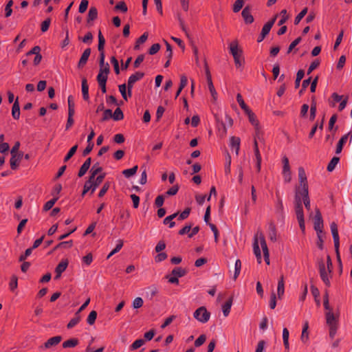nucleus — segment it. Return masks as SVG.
<instances>
[{
  "label": "nucleus",
  "instance_id": "nucleus-1",
  "mask_svg": "<svg viewBox=\"0 0 352 352\" xmlns=\"http://www.w3.org/2000/svg\"><path fill=\"white\" fill-rule=\"evenodd\" d=\"M261 248L263 250L264 259L267 265H270V252L265 239V237L262 233L256 234L254 238L253 243V251L256 258L257 262L260 264L262 262V256Z\"/></svg>",
  "mask_w": 352,
  "mask_h": 352
},
{
  "label": "nucleus",
  "instance_id": "nucleus-2",
  "mask_svg": "<svg viewBox=\"0 0 352 352\" xmlns=\"http://www.w3.org/2000/svg\"><path fill=\"white\" fill-rule=\"evenodd\" d=\"M325 320L329 329V337L333 339L339 327L340 312L338 310L325 312Z\"/></svg>",
  "mask_w": 352,
  "mask_h": 352
},
{
  "label": "nucleus",
  "instance_id": "nucleus-3",
  "mask_svg": "<svg viewBox=\"0 0 352 352\" xmlns=\"http://www.w3.org/2000/svg\"><path fill=\"white\" fill-rule=\"evenodd\" d=\"M320 276L326 286L330 287L333 268L327 267L322 259L318 262Z\"/></svg>",
  "mask_w": 352,
  "mask_h": 352
},
{
  "label": "nucleus",
  "instance_id": "nucleus-4",
  "mask_svg": "<svg viewBox=\"0 0 352 352\" xmlns=\"http://www.w3.org/2000/svg\"><path fill=\"white\" fill-rule=\"evenodd\" d=\"M104 177V173H101L96 177H90L89 180L86 182L84 185L82 195H85L89 190H91V193H93L98 187V186L102 182Z\"/></svg>",
  "mask_w": 352,
  "mask_h": 352
},
{
  "label": "nucleus",
  "instance_id": "nucleus-5",
  "mask_svg": "<svg viewBox=\"0 0 352 352\" xmlns=\"http://www.w3.org/2000/svg\"><path fill=\"white\" fill-rule=\"evenodd\" d=\"M229 48L230 52L234 58L236 67H241L243 64V58L242 57L243 52L239 47L238 42L236 41L231 42Z\"/></svg>",
  "mask_w": 352,
  "mask_h": 352
},
{
  "label": "nucleus",
  "instance_id": "nucleus-6",
  "mask_svg": "<svg viewBox=\"0 0 352 352\" xmlns=\"http://www.w3.org/2000/svg\"><path fill=\"white\" fill-rule=\"evenodd\" d=\"M298 178H299V186L296 190V192H302L305 195H306L307 191H308V184L307 180V176L305 174V171L303 168L300 167L298 168Z\"/></svg>",
  "mask_w": 352,
  "mask_h": 352
},
{
  "label": "nucleus",
  "instance_id": "nucleus-7",
  "mask_svg": "<svg viewBox=\"0 0 352 352\" xmlns=\"http://www.w3.org/2000/svg\"><path fill=\"white\" fill-rule=\"evenodd\" d=\"M295 212L300 228L304 233L305 231V223L304 219L302 205L301 204V200L298 199V201H296Z\"/></svg>",
  "mask_w": 352,
  "mask_h": 352
},
{
  "label": "nucleus",
  "instance_id": "nucleus-8",
  "mask_svg": "<svg viewBox=\"0 0 352 352\" xmlns=\"http://www.w3.org/2000/svg\"><path fill=\"white\" fill-rule=\"evenodd\" d=\"M194 318L201 323H206L210 318V313L205 307H200L193 314Z\"/></svg>",
  "mask_w": 352,
  "mask_h": 352
},
{
  "label": "nucleus",
  "instance_id": "nucleus-9",
  "mask_svg": "<svg viewBox=\"0 0 352 352\" xmlns=\"http://www.w3.org/2000/svg\"><path fill=\"white\" fill-rule=\"evenodd\" d=\"M204 65H205V73H206V80H207V82H208V89H209V91L211 94V96H212L214 102H215L217 99V93L215 88L213 85L211 74H210L209 68L208 67L207 63L206 61L204 63Z\"/></svg>",
  "mask_w": 352,
  "mask_h": 352
},
{
  "label": "nucleus",
  "instance_id": "nucleus-10",
  "mask_svg": "<svg viewBox=\"0 0 352 352\" xmlns=\"http://www.w3.org/2000/svg\"><path fill=\"white\" fill-rule=\"evenodd\" d=\"M282 161L283 164L282 174L284 178V181L286 183H289L292 180V174L289 160L286 156H284L282 159Z\"/></svg>",
  "mask_w": 352,
  "mask_h": 352
},
{
  "label": "nucleus",
  "instance_id": "nucleus-11",
  "mask_svg": "<svg viewBox=\"0 0 352 352\" xmlns=\"http://www.w3.org/2000/svg\"><path fill=\"white\" fill-rule=\"evenodd\" d=\"M41 47L39 46L34 47L31 50L26 53L27 57H32L33 55H35L33 63L34 65H38L42 60V55L41 54Z\"/></svg>",
  "mask_w": 352,
  "mask_h": 352
},
{
  "label": "nucleus",
  "instance_id": "nucleus-12",
  "mask_svg": "<svg viewBox=\"0 0 352 352\" xmlns=\"http://www.w3.org/2000/svg\"><path fill=\"white\" fill-rule=\"evenodd\" d=\"M43 296H44V288H42L39 290V292L35 298V305L37 304V306L35 309L34 313H35V315H36V316L41 315L43 313L41 298Z\"/></svg>",
  "mask_w": 352,
  "mask_h": 352
},
{
  "label": "nucleus",
  "instance_id": "nucleus-13",
  "mask_svg": "<svg viewBox=\"0 0 352 352\" xmlns=\"http://www.w3.org/2000/svg\"><path fill=\"white\" fill-rule=\"evenodd\" d=\"M323 229V220L322 218L321 213L318 209L316 210V214L314 217V230L316 232H322Z\"/></svg>",
  "mask_w": 352,
  "mask_h": 352
},
{
  "label": "nucleus",
  "instance_id": "nucleus-14",
  "mask_svg": "<svg viewBox=\"0 0 352 352\" xmlns=\"http://www.w3.org/2000/svg\"><path fill=\"white\" fill-rule=\"evenodd\" d=\"M298 199L301 200V204L303 202L304 205L307 210H310L311 209V204H310V200L309 198L308 191H307L306 195L300 192H296L295 195V201H298Z\"/></svg>",
  "mask_w": 352,
  "mask_h": 352
},
{
  "label": "nucleus",
  "instance_id": "nucleus-15",
  "mask_svg": "<svg viewBox=\"0 0 352 352\" xmlns=\"http://www.w3.org/2000/svg\"><path fill=\"white\" fill-rule=\"evenodd\" d=\"M144 73L137 72L135 74L131 75L128 79L127 82V89H131L133 87L134 84L141 80L144 77Z\"/></svg>",
  "mask_w": 352,
  "mask_h": 352
},
{
  "label": "nucleus",
  "instance_id": "nucleus-16",
  "mask_svg": "<svg viewBox=\"0 0 352 352\" xmlns=\"http://www.w3.org/2000/svg\"><path fill=\"white\" fill-rule=\"evenodd\" d=\"M331 231L333 239L334 247L338 249L340 247V239L338 230V226L335 222H332L330 225Z\"/></svg>",
  "mask_w": 352,
  "mask_h": 352
},
{
  "label": "nucleus",
  "instance_id": "nucleus-17",
  "mask_svg": "<svg viewBox=\"0 0 352 352\" xmlns=\"http://www.w3.org/2000/svg\"><path fill=\"white\" fill-rule=\"evenodd\" d=\"M11 155L12 156L10 160V167L12 170H16L18 168L19 162L23 156V153L20 152L17 154H13Z\"/></svg>",
  "mask_w": 352,
  "mask_h": 352
},
{
  "label": "nucleus",
  "instance_id": "nucleus-18",
  "mask_svg": "<svg viewBox=\"0 0 352 352\" xmlns=\"http://www.w3.org/2000/svg\"><path fill=\"white\" fill-rule=\"evenodd\" d=\"M230 146L231 149L235 152L236 155H238L240 148V138L237 137H231Z\"/></svg>",
  "mask_w": 352,
  "mask_h": 352
},
{
  "label": "nucleus",
  "instance_id": "nucleus-19",
  "mask_svg": "<svg viewBox=\"0 0 352 352\" xmlns=\"http://www.w3.org/2000/svg\"><path fill=\"white\" fill-rule=\"evenodd\" d=\"M118 88H119V91H120L122 98L125 100H127L129 98L131 97L132 91H131V89H128L126 91L127 87H126V84L120 85Z\"/></svg>",
  "mask_w": 352,
  "mask_h": 352
},
{
  "label": "nucleus",
  "instance_id": "nucleus-20",
  "mask_svg": "<svg viewBox=\"0 0 352 352\" xmlns=\"http://www.w3.org/2000/svg\"><path fill=\"white\" fill-rule=\"evenodd\" d=\"M276 17L277 16H275L271 21H268L263 25L261 30V34H263V35L267 36L269 34L276 21Z\"/></svg>",
  "mask_w": 352,
  "mask_h": 352
},
{
  "label": "nucleus",
  "instance_id": "nucleus-21",
  "mask_svg": "<svg viewBox=\"0 0 352 352\" xmlns=\"http://www.w3.org/2000/svg\"><path fill=\"white\" fill-rule=\"evenodd\" d=\"M67 261H61L56 267L55 272H56V276L55 278L58 279L60 278L61 274L66 270L67 267Z\"/></svg>",
  "mask_w": 352,
  "mask_h": 352
},
{
  "label": "nucleus",
  "instance_id": "nucleus-22",
  "mask_svg": "<svg viewBox=\"0 0 352 352\" xmlns=\"http://www.w3.org/2000/svg\"><path fill=\"white\" fill-rule=\"evenodd\" d=\"M241 14L246 23L250 24L254 21V17L251 14L248 8H245L242 11Z\"/></svg>",
  "mask_w": 352,
  "mask_h": 352
},
{
  "label": "nucleus",
  "instance_id": "nucleus-23",
  "mask_svg": "<svg viewBox=\"0 0 352 352\" xmlns=\"http://www.w3.org/2000/svg\"><path fill=\"white\" fill-rule=\"evenodd\" d=\"M91 160L90 157L87 158L85 162L82 164L81 166L79 172H78V176L82 177L88 170L91 166Z\"/></svg>",
  "mask_w": 352,
  "mask_h": 352
},
{
  "label": "nucleus",
  "instance_id": "nucleus-24",
  "mask_svg": "<svg viewBox=\"0 0 352 352\" xmlns=\"http://www.w3.org/2000/svg\"><path fill=\"white\" fill-rule=\"evenodd\" d=\"M12 116L14 119L19 120L20 117V107L18 102V98L14 102L12 108Z\"/></svg>",
  "mask_w": 352,
  "mask_h": 352
},
{
  "label": "nucleus",
  "instance_id": "nucleus-25",
  "mask_svg": "<svg viewBox=\"0 0 352 352\" xmlns=\"http://www.w3.org/2000/svg\"><path fill=\"white\" fill-rule=\"evenodd\" d=\"M90 54H91V50L89 48L86 49L83 52V53H82V56H81V57L80 58V60L78 62V67H82V66H84L86 64L88 58H89V57L90 56Z\"/></svg>",
  "mask_w": 352,
  "mask_h": 352
},
{
  "label": "nucleus",
  "instance_id": "nucleus-26",
  "mask_svg": "<svg viewBox=\"0 0 352 352\" xmlns=\"http://www.w3.org/2000/svg\"><path fill=\"white\" fill-rule=\"evenodd\" d=\"M231 163H232L231 156L229 153H227L226 155V162H225V164H224V172H225L226 176H228L230 175Z\"/></svg>",
  "mask_w": 352,
  "mask_h": 352
},
{
  "label": "nucleus",
  "instance_id": "nucleus-27",
  "mask_svg": "<svg viewBox=\"0 0 352 352\" xmlns=\"http://www.w3.org/2000/svg\"><path fill=\"white\" fill-rule=\"evenodd\" d=\"M81 87H82V94L83 99L85 100H88L89 98V86H88V84H87V80L85 78H83L82 80Z\"/></svg>",
  "mask_w": 352,
  "mask_h": 352
},
{
  "label": "nucleus",
  "instance_id": "nucleus-28",
  "mask_svg": "<svg viewBox=\"0 0 352 352\" xmlns=\"http://www.w3.org/2000/svg\"><path fill=\"white\" fill-rule=\"evenodd\" d=\"M285 292V283L283 276H281L278 282L277 294L279 298H281Z\"/></svg>",
  "mask_w": 352,
  "mask_h": 352
},
{
  "label": "nucleus",
  "instance_id": "nucleus-29",
  "mask_svg": "<svg viewBox=\"0 0 352 352\" xmlns=\"http://www.w3.org/2000/svg\"><path fill=\"white\" fill-rule=\"evenodd\" d=\"M268 236L272 241H276V228L274 223H270L268 228Z\"/></svg>",
  "mask_w": 352,
  "mask_h": 352
},
{
  "label": "nucleus",
  "instance_id": "nucleus-30",
  "mask_svg": "<svg viewBox=\"0 0 352 352\" xmlns=\"http://www.w3.org/2000/svg\"><path fill=\"white\" fill-rule=\"evenodd\" d=\"M289 332L287 328H284L283 329V340L285 349L287 351L289 350Z\"/></svg>",
  "mask_w": 352,
  "mask_h": 352
},
{
  "label": "nucleus",
  "instance_id": "nucleus-31",
  "mask_svg": "<svg viewBox=\"0 0 352 352\" xmlns=\"http://www.w3.org/2000/svg\"><path fill=\"white\" fill-rule=\"evenodd\" d=\"M232 305V299H230L222 305V311L225 317H227L229 315Z\"/></svg>",
  "mask_w": 352,
  "mask_h": 352
},
{
  "label": "nucleus",
  "instance_id": "nucleus-32",
  "mask_svg": "<svg viewBox=\"0 0 352 352\" xmlns=\"http://www.w3.org/2000/svg\"><path fill=\"white\" fill-rule=\"evenodd\" d=\"M177 216V213H174L173 214H170L168 217H166L164 219V223L165 225H168V227L172 228H173L175 226V221H173V220Z\"/></svg>",
  "mask_w": 352,
  "mask_h": 352
},
{
  "label": "nucleus",
  "instance_id": "nucleus-33",
  "mask_svg": "<svg viewBox=\"0 0 352 352\" xmlns=\"http://www.w3.org/2000/svg\"><path fill=\"white\" fill-rule=\"evenodd\" d=\"M245 113L248 115L250 123L256 128H258V121L256 119L254 113L251 110H249L248 112H245Z\"/></svg>",
  "mask_w": 352,
  "mask_h": 352
},
{
  "label": "nucleus",
  "instance_id": "nucleus-34",
  "mask_svg": "<svg viewBox=\"0 0 352 352\" xmlns=\"http://www.w3.org/2000/svg\"><path fill=\"white\" fill-rule=\"evenodd\" d=\"M331 98L332 100H329V104L331 107H335L336 102H340L343 100V96L338 95L337 93H333Z\"/></svg>",
  "mask_w": 352,
  "mask_h": 352
},
{
  "label": "nucleus",
  "instance_id": "nucleus-35",
  "mask_svg": "<svg viewBox=\"0 0 352 352\" xmlns=\"http://www.w3.org/2000/svg\"><path fill=\"white\" fill-rule=\"evenodd\" d=\"M186 274V270L182 267H180L174 268L171 272V274L177 278L182 277Z\"/></svg>",
  "mask_w": 352,
  "mask_h": 352
},
{
  "label": "nucleus",
  "instance_id": "nucleus-36",
  "mask_svg": "<svg viewBox=\"0 0 352 352\" xmlns=\"http://www.w3.org/2000/svg\"><path fill=\"white\" fill-rule=\"evenodd\" d=\"M60 340L61 337L59 336L51 338L45 342V348L56 345L60 342Z\"/></svg>",
  "mask_w": 352,
  "mask_h": 352
},
{
  "label": "nucleus",
  "instance_id": "nucleus-37",
  "mask_svg": "<svg viewBox=\"0 0 352 352\" xmlns=\"http://www.w3.org/2000/svg\"><path fill=\"white\" fill-rule=\"evenodd\" d=\"M117 244L116 248L108 254L107 258L109 259L110 257H111L113 254L118 252L123 246V241L121 239H118L116 241Z\"/></svg>",
  "mask_w": 352,
  "mask_h": 352
},
{
  "label": "nucleus",
  "instance_id": "nucleus-38",
  "mask_svg": "<svg viewBox=\"0 0 352 352\" xmlns=\"http://www.w3.org/2000/svg\"><path fill=\"white\" fill-rule=\"evenodd\" d=\"M347 141V135H343L340 140L338 141V143L336 146V153L339 154L341 153L343 145Z\"/></svg>",
  "mask_w": 352,
  "mask_h": 352
},
{
  "label": "nucleus",
  "instance_id": "nucleus-39",
  "mask_svg": "<svg viewBox=\"0 0 352 352\" xmlns=\"http://www.w3.org/2000/svg\"><path fill=\"white\" fill-rule=\"evenodd\" d=\"M236 100H237V102L239 103V106L244 111L245 113L248 112L249 110H250V108L245 103V102L242 98V96L240 94H237Z\"/></svg>",
  "mask_w": 352,
  "mask_h": 352
},
{
  "label": "nucleus",
  "instance_id": "nucleus-40",
  "mask_svg": "<svg viewBox=\"0 0 352 352\" xmlns=\"http://www.w3.org/2000/svg\"><path fill=\"white\" fill-rule=\"evenodd\" d=\"M68 102V115L70 116H74L75 113V109H74V103L73 102V98L72 96H69L67 99Z\"/></svg>",
  "mask_w": 352,
  "mask_h": 352
},
{
  "label": "nucleus",
  "instance_id": "nucleus-41",
  "mask_svg": "<svg viewBox=\"0 0 352 352\" xmlns=\"http://www.w3.org/2000/svg\"><path fill=\"white\" fill-rule=\"evenodd\" d=\"M138 168V166H135L131 168L125 169L122 171V174L124 175L125 177L129 178L130 177L134 175L136 173Z\"/></svg>",
  "mask_w": 352,
  "mask_h": 352
},
{
  "label": "nucleus",
  "instance_id": "nucleus-42",
  "mask_svg": "<svg viewBox=\"0 0 352 352\" xmlns=\"http://www.w3.org/2000/svg\"><path fill=\"white\" fill-rule=\"evenodd\" d=\"M339 160V157H333L327 166V170L329 172H332L335 169L336 165L338 164Z\"/></svg>",
  "mask_w": 352,
  "mask_h": 352
},
{
  "label": "nucleus",
  "instance_id": "nucleus-43",
  "mask_svg": "<svg viewBox=\"0 0 352 352\" xmlns=\"http://www.w3.org/2000/svg\"><path fill=\"white\" fill-rule=\"evenodd\" d=\"M102 172V168L99 165L98 163H96L93 165L91 168V176L90 177H96L98 176L99 173Z\"/></svg>",
  "mask_w": 352,
  "mask_h": 352
},
{
  "label": "nucleus",
  "instance_id": "nucleus-44",
  "mask_svg": "<svg viewBox=\"0 0 352 352\" xmlns=\"http://www.w3.org/2000/svg\"><path fill=\"white\" fill-rule=\"evenodd\" d=\"M98 16V10L95 7H91L88 12V21L95 20Z\"/></svg>",
  "mask_w": 352,
  "mask_h": 352
},
{
  "label": "nucleus",
  "instance_id": "nucleus-45",
  "mask_svg": "<svg viewBox=\"0 0 352 352\" xmlns=\"http://www.w3.org/2000/svg\"><path fill=\"white\" fill-rule=\"evenodd\" d=\"M316 234H317V237H318V241L316 242L317 246H318V248L320 250H323V248H324L323 243H324V234L323 231L321 232L320 233V232H316Z\"/></svg>",
  "mask_w": 352,
  "mask_h": 352
},
{
  "label": "nucleus",
  "instance_id": "nucleus-46",
  "mask_svg": "<svg viewBox=\"0 0 352 352\" xmlns=\"http://www.w3.org/2000/svg\"><path fill=\"white\" fill-rule=\"evenodd\" d=\"M80 320V316L78 313H76L75 317L70 320L69 323L67 324V328L72 329L75 327Z\"/></svg>",
  "mask_w": 352,
  "mask_h": 352
},
{
  "label": "nucleus",
  "instance_id": "nucleus-47",
  "mask_svg": "<svg viewBox=\"0 0 352 352\" xmlns=\"http://www.w3.org/2000/svg\"><path fill=\"white\" fill-rule=\"evenodd\" d=\"M78 343V340L76 338L70 339L67 341H65L63 343V346L64 348H70L76 346Z\"/></svg>",
  "mask_w": 352,
  "mask_h": 352
},
{
  "label": "nucleus",
  "instance_id": "nucleus-48",
  "mask_svg": "<svg viewBox=\"0 0 352 352\" xmlns=\"http://www.w3.org/2000/svg\"><path fill=\"white\" fill-rule=\"evenodd\" d=\"M18 286V278L16 275H12L9 283V287L11 291H14Z\"/></svg>",
  "mask_w": 352,
  "mask_h": 352
},
{
  "label": "nucleus",
  "instance_id": "nucleus-49",
  "mask_svg": "<svg viewBox=\"0 0 352 352\" xmlns=\"http://www.w3.org/2000/svg\"><path fill=\"white\" fill-rule=\"evenodd\" d=\"M145 342V340L143 339L136 340L130 346V349L131 351L136 350L141 347Z\"/></svg>",
  "mask_w": 352,
  "mask_h": 352
},
{
  "label": "nucleus",
  "instance_id": "nucleus-50",
  "mask_svg": "<svg viewBox=\"0 0 352 352\" xmlns=\"http://www.w3.org/2000/svg\"><path fill=\"white\" fill-rule=\"evenodd\" d=\"M275 211L277 214L280 215H283L284 208L282 200L278 197L276 203V207L275 208Z\"/></svg>",
  "mask_w": 352,
  "mask_h": 352
},
{
  "label": "nucleus",
  "instance_id": "nucleus-51",
  "mask_svg": "<svg viewBox=\"0 0 352 352\" xmlns=\"http://www.w3.org/2000/svg\"><path fill=\"white\" fill-rule=\"evenodd\" d=\"M241 269V262L239 259H237L234 263V279H236L240 274Z\"/></svg>",
  "mask_w": 352,
  "mask_h": 352
},
{
  "label": "nucleus",
  "instance_id": "nucleus-52",
  "mask_svg": "<svg viewBox=\"0 0 352 352\" xmlns=\"http://www.w3.org/2000/svg\"><path fill=\"white\" fill-rule=\"evenodd\" d=\"M236 174L237 175L239 182L241 184L243 181V169L241 165L237 166Z\"/></svg>",
  "mask_w": 352,
  "mask_h": 352
},
{
  "label": "nucleus",
  "instance_id": "nucleus-53",
  "mask_svg": "<svg viewBox=\"0 0 352 352\" xmlns=\"http://www.w3.org/2000/svg\"><path fill=\"white\" fill-rule=\"evenodd\" d=\"M97 318V312L96 311H91L87 319V322L89 324L92 325L94 324Z\"/></svg>",
  "mask_w": 352,
  "mask_h": 352
},
{
  "label": "nucleus",
  "instance_id": "nucleus-54",
  "mask_svg": "<svg viewBox=\"0 0 352 352\" xmlns=\"http://www.w3.org/2000/svg\"><path fill=\"white\" fill-rule=\"evenodd\" d=\"M148 38V33H144L136 41L135 50H138L140 44L144 43Z\"/></svg>",
  "mask_w": 352,
  "mask_h": 352
},
{
  "label": "nucleus",
  "instance_id": "nucleus-55",
  "mask_svg": "<svg viewBox=\"0 0 352 352\" xmlns=\"http://www.w3.org/2000/svg\"><path fill=\"white\" fill-rule=\"evenodd\" d=\"M105 44V39L104 36H102L101 32L100 31L98 33V51L102 52V50H104V47Z\"/></svg>",
  "mask_w": 352,
  "mask_h": 352
},
{
  "label": "nucleus",
  "instance_id": "nucleus-56",
  "mask_svg": "<svg viewBox=\"0 0 352 352\" xmlns=\"http://www.w3.org/2000/svg\"><path fill=\"white\" fill-rule=\"evenodd\" d=\"M112 117L115 120H120L123 119L124 115L122 110L118 107L114 111V113L112 114Z\"/></svg>",
  "mask_w": 352,
  "mask_h": 352
},
{
  "label": "nucleus",
  "instance_id": "nucleus-57",
  "mask_svg": "<svg viewBox=\"0 0 352 352\" xmlns=\"http://www.w3.org/2000/svg\"><path fill=\"white\" fill-rule=\"evenodd\" d=\"M216 120L218 122V131H219V133L220 135L221 136H224L226 134V132H227V129H226V127L225 126V124L221 122H219V120H218L217 118H216Z\"/></svg>",
  "mask_w": 352,
  "mask_h": 352
},
{
  "label": "nucleus",
  "instance_id": "nucleus-58",
  "mask_svg": "<svg viewBox=\"0 0 352 352\" xmlns=\"http://www.w3.org/2000/svg\"><path fill=\"white\" fill-rule=\"evenodd\" d=\"M144 301L142 298L137 297L135 298L133 302H132V307L134 309H138L140 308L143 305Z\"/></svg>",
  "mask_w": 352,
  "mask_h": 352
},
{
  "label": "nucleus",
  "instance_id": "nucleus-59",
  "mask_svg": "<svg viewBox=\"0 0 352 352\" xmlns=\"http://www.w3.org/2000/svg\"><path fill=\"white\" fill-rule=\"evenodd\" d=\"M307 12V8L302 9L300 11V12L296 16V18L294 19V23L295 24H298L300 23V21H301V19L305 16Z\"/></svg>",
  "mask_w": 352,
  "mask_h": 352
},
{
  "label": "nucleus",
  "instance_id": "nucleus-60",
  "mask_svg": "<svg viewBox=\"0 0 352 352\" xmlns=\"http://www.w3.org/2000/svg\"><path fill=\"white\" fill-rule=\"evenodd\" d=\"M254 155L256 157V161L262 160L261 155L258 147V143H257V141L256 139L254 140Z\"/></svg>",
  "mask_w": 352,
  "mask_h": 352
},
{
  "label": "nucleus",
  "instance_id": "nucleus-61",
  "mask_svg": "<svg viewBox=\"0 0 352 352\" xmlns=\"http://www.w3.org/2000/svg\"><path fill=\"white\" fill-rule=\"evenodd\" d=\"M13 5V1L12 0H10L6 8H5V16L6 17H9L11 14H12V10L11 8V7Z\"/></svg>",
  "mask_w": 352,
  "mask_h": 352
},
{
  "label": "nucleus",
  "instance_id": "nucleus-62",
  "mask_svg": "<svg viewBox=\"0 0 352 352\" xmlns=\"http://www.w3.org/2000/svg\"><path fill=\"white\" fill-rule=\"evenodd\" d=\"M77 148H78V145H74V146H72L70 148V150L69 151V152L67 153V154L66 155V156L65 157L64 161L65 162L68 161L74 155Z\"/></svg>",
  "mask_w": 352,
  "mask_h": 352
},
{
  "label": "nucleus",
  "instance_id": "nucleus-63",
  "mask_svg": "<svg viewBox=\"0 0 352 352\" xmlns=\"http://www.w3.org/2000/svg\"><path fill=\"white\" fill-rule=\"evenodd\" d=\"M243 6V1L242 0H236L233 6L234 12H238Z\"/></svg>",
  "mask_w": 352,
  "mask_h": 352
},
{
  "label": "nucleus",
  "instance_id": "nucleus-64",
  "mask_svg": "<svg viewBox=\"0 0 352 352\" xmlns=\"http://www.w3.org/2000/svg\"><path fill=\"white\" fill-rule=\"evenodd\" d=\"M266 346V342L265 340H260L256 346L255 352H263Z\"/></svg>",
  "mask_w": 352,
  "mask_h": 352
}]
</instances>
